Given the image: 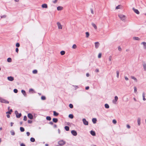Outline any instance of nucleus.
I'll use <instances>...</instances> for the list:
<instances>
[{"label":"nucleus","mask_w":146,"mask_h":146,"mask_svg":"<svg viewBox=\"0 0 146 146\" xmlns=\"http://www.w3.org/2000/svg\"><path fill=\"white\" fill-rule=\"evenodd\" d=\"M120 19L123 21H125V16L122 14H119L118 15Z\"/></svg>","instance_id":"obj_1"},{"label":"nucleus","mask_w":146,"mask_h":146,"mask_svg":"<svg viewBox=\"0 0 146 146\" xmlns=\"http://www.w3.org/2000/svg\"><path fill=\"white\" fill-rule=\"evenodd\" d=\"M0 102L3 103H5V104H9V102L8 101L6 100L5 99H3L0 97Z\"/></svg>","instance_id":"obj_2"},{"label":"nucleus","mask_w":146,"mask_h":146,"mask_svg":"<svg viewBox=\"0 0 146 146\" xmlns=\"http://www.w3.org/2000/svg\"><path fill=\"white\" fill-rule=\"evenodd\" d=\"M15 113L16 115V116L18 118L20 117L21 115V113H20L19 114L18 111L17 110H16L15 111Z\"/></svg>","instance_id":"obj_3"},{"label":"nucleus","mask_w":146,"mask_h":146,"mask_svg":"<svg viewBox=\"0 0 146 146\" xmlns=\"http://www.w3.org/2000/svg\"><path fill=\"white\" fill-rule=\"evenodd\" d=\"M82 121H83L84 124L85 125H88V122L86 121L85 119L84 118L82 119Z\"/></svg>","instance_id":"obj_4"},{"label":"nucleus","mask_w":146,"mask_h":146,"mask_svg":"<svg viewBox=\"0 0 146 146\" xmlns=\"http://www.w3.org/2000/svg\"><path fill=\"white\" fill-rule=\"evenodd\" d=\"M66 142L63 140L60 141L58 142V144L60 145H63L65 144Z\"/></svg>","instance_id":"obj_5"},{"label":"nucleus","mask_w":146,"mask_h":146,"mask_svg":"<svg viewBox=\"0 0 146 146\" xmlns=\"http://www.w3.org/2000/svg\"><path fill=\"white\" fill-rule=\"evenodd\" d=\"M143 66L144 70L146 71V64L145 61L143 62Z\"/></svg>","instance_id":"obj_6"},{"label":"nucleus","mask_w":146,"mask_h":146,"mask_svg":"<svg viewBox=\"0 0 146 146\" xmlns=\"http://www.w3.org/2000/svg\"><path fill=\"white\" fill-rule=\"evenodd\" d=\"M71 133L72 135L74 136H76L77 135V133L76 131L74 130H72L71 131Z\"/></svg>","instance_id":"obj_7"},{"label":"nucleus","mask_w":146,"mask_h":146,"mask_svg":"<svg viewBox=\"0 0 146 146\" xmlns=\"http://www.w3.org/2000/svg\"><path fill=\"white\" fill-rule=\"evenodd\" d=\"M57 24L58 27V28L59 29H62V25H61L60 23L59 22H57Z\"/></svg>","instance_id":"obj_8"},{"label":"nucleus","mask_w":146,"mask_h":146,"mask_svg":"<svg viewBox=\"0 0 146 146\" xmlns=\"http://www.w3.org/2000/svg\"><path fill=\"white\" fill-rule=\"evenodd\" d=\"M95 47L96 48H98L100 45V43L98 42H96L95 43Z\"/></svg>","instance_id":"obj_9"},{"label":"nucleus","mask_w":146,"mask_h":146,"mask_svg":"<svg viewBox=\"0 0 146 146\" xmlns=\"http://www.w3.org/2000/svg\"><path fill=\"white\" fill-rule=\"evenodd\" d=\"M8 80L10 81H12L14 80V78L12 76H9L7 77Z\"/></svg>","instance_id":"obj_10"},{"label":"nucleus","mask_w":146,"mask_h":146,"mask_svg":"<svg viewBox=\"0 0 146 146\" xmlns=\"http://www.w3.org/2000/svg\"><path fill=\"white\" fill-rule=\"evenodd\" d=\"M28 117L30 119H33V115L32 114L29 113L28 114Z\"/></svg>","instance_id":"obj_11"},{"label":"nucleus","mask_w":146,"mask_h":146,"mask_svg":"<svg viewBox=\"0 0 146 146\" xmlns=\"http://www.w3.org/2000/svg\"><path fill=\"white\" fill-rule=\"evenodd\" d=\"M133 10L134 11V12L137 14H139V11L137 9H135L134 8H133Z\"/></svg>","instance_id":"obj_12"},{"label":"nucleus","mask_w":146,"mask_h":146,"mask_svg":"<svg viewBox=\"0 0 146 146\" xmlns=\"http://www.w3.org/2000/svg\"><path fill=\"white\" fill-rule=\"evenodd\" d=\"M141 44H143L144 48L145 49H146V42H141Z\"/></svg>","instance_id":"obj_13"},{"label":"nucleus","mask_w":146,"mask_h":146,"mask_svg":"<svg viewBox=\"0 0 146 146\" xmlns=\"http://www.w3.org/2000/svg\"><path fill=\"white\" fill-rule=\"evenodd\" d=\"M114 98L115 99L113 100V103H115V102H116L118 100V98L117 96H116Z\"/></svg>","instance_id":"obj_14"},{"label":"nucleus","mask_w":146,"mask_h":146,"mask_svg":"<svg viewBox=\"0 0 146 146\" xmlns=\"http://www.w3.org/2000/svg\"><path fill=\"white\" fill-rule=\"evenodd\" d=\"M90 134L93 136H95L96 135V133L94 131H91L90 132Z\"/></svg>","instance_id":"obj_15"},{"label":"nucleus","mask_w":146,"mask_h":146,"mask_svg":"<svg viewBox=\"0 0 146 146\" xmlns=\"http://www.w3.org/2000/svg\"><path fill=\"white\" fill-rule=\"evenodd\" d=\"M21 92L26 97L27 96V94L26 93L25 91L24 90H22Z\"/></svg>","instance_id":"obj_16"},{"label":"nucleus","mask_w":146,"mask_h":146,"mask_svg":"<svg viewBox=\"0 0 146 146\" xmlns=\"http://www.w3.org/2000/svg\"><path fill=\"white\" fill-rule=\"evenodd\" d=\"M137 123L138 125H140L141 124V119L139 117H138L137 118Z\"/></svg>","instance_id":"obj_17"},{"label":"nucleus","mask_w":146,"mask_h":146,"mask_svg":"<svg viewBox=\"0 0 146 146\" xmlns=\"http://www.w3.org/2000/svg\"><path fill=\"white\" fill-rule=\"evenodd\" d=\"M42 7L43 8H47L48 7L47 5L46 4H44L42 5Z\"/></svg>","instance_id":"obj_18"},{"label":"nucleus","mask_w":146,"mask_h":146,"mask_svg":"<svg viewBox=\"0 0 146 146\" xmlns=\"http://www.w3.org/2000/svg\"><path fill=\"white\" fill-rule=\"evenodd\" d=\"M142 96L143 98V101H145L146 100V99L145 98V92H143L142 94Z\"/></svg>","instance_id":"obj_19"},{"label":"nucleus","mask_w":146,"mask_h":146,"mask_svg":"<svg viewBox=\"0 0 146 146\" xmlns=\"http://www.w3.org/2000/svg\"><path fill=\"white\" fill-rule=\"evenodd\" d=\"M92 25L93 26V27L96 30L97 29V27L96 26V25L94 23H92Z\"/></svg>","instance_id":"obj_20"},{"label":"nucleus","mask_w":146,"mask_h":146,"mask_svg":"<svg viewBox=\"0 0 146 146\" xmlns=\"http://www.w3.org/2000/svg\"><path fill=\"white\" fill-rule=\"evenodd\" d=\"M59 114V113H58L56 112L55 111H53V115L55 116H57Z\"/></svg>","instance_id":"obj_21"},{"label":"nucleus","mask_w":146,"mask_h":146,"mask_svg":"<svg viewBox=\"0 0 146 146\" xmlns=\"http://www.w3.org/2000/svg\"><path fill=\"white\" fill-rule=\"evenodd\" d=\"M97 119L96 118H93L92 119V121L93 123H96V122Z\"/></svg>","instance_id":"obj_22"},{"label":"nucleus","mask_w":146,"mask_h":146,"mask_svg":"<svg viewBox=\"0 0 146 146\" xmlns=\"http://www.w3.org/2000/svg\"><path fill=\"white\" fill-rule=\"evenodd\" d=\"M54 123H57L58 121V119L56 118H53L52 119Z\"/></svg>","instance_id":"obj_23"},{"label":"nucleus","mask_w":146,"mask_h":146,"mask_svg":"<svg viewBox=\"0 0 146 146\" xmlns=\"http://www.w3.org/2000/svg\"><path fill=\"white\" fill-rule=\"evenodd\" d=\"M57 9L58 11H60L62 10L63 9V8L61 6H58L57 7Z\"/></svg>","instance_id":"obj_24"},{"label":"nucleus","mask_w":146,"mask_h":146,"mask_svg":"<svg viewBox=\"0 0 146 146\" xmlns=\"http://www.w3.org/2000/svg\"><path fill=\"white\" fill-rule=\"evenodd\" d=\"M131 78L132 79L134 80L136 82H137V78L133 76H131Z\"/></svg>","instance_id":"obj_25"},{"label":"nucleus","mask_w":146,"mask_h":146,"mask_svg":"<svg viewBox=\"0 0 146 146\" xmlns=\"http://www.w3.org/2000/svg\"><path fill=\"white\" fill-rule=\"evenodd\" d=\"M66 131H68L69 130V127L68 126H66L64 127Z\"/></svg>","instance_id":"obj_26"},{"label":"nucleus","mask_w":146,"mask_h":146,"mask_svg":"<svg viewBox=\"0 0 146 146\" xmlns=\"http://www.w3.org/2000/svg\"><path fill=\"white\" fill-rule=\"evenodd\" d=\"M111 58H112L111 56H110L109 58V60L110 62V64H111L112 63V62L111 61Z\"/></svg>","instance_id":"obj_27"},{"label":"nucleus","mask_w":146,"mask_h":146,"mask_svg":"<svg viewBox=\"0 0 146 146\" xmlns=\"http://www.w3.org/2000/svg\"><path fill=\"white\" fill-rule=\"evenodd\" d=\"M133 39L135 40H140V38L139 37H133Z\"/></svg>","instance_id":"obj_28"},{"label":"nucleus","mask_w":146,"mask_h":146,"mask_svg":"<svg viewBox=\"0 0 146 146\" xmlns=\"http://www.w3.org/2000/svg\"><path fill=\"white\" fill-rule=\"evenodd\" d=\"M10 133L12 135H15V132L13 130H11L10 131Z\"/></svg>","instance_id":"obj_29"},{"label":"nucleus","mask_w":146,"mask_h":146,"mask_svg":"<svg viewBox=\"0 0 146 146\" xmlns=\"http://www.w3.org/2000/svg\"><path fill=\"white\" fill-rule=\"evenodd\" d=\"M46 119L48 121H50L51 119V118L50 116H48L46 117Z\"/></svg>","instance_id":"obj_30"},{"label":"nucleus","mask_w":146,"mask_h":146,"mask_svg":"<svg viewBox=\"0 0 146 146\" xmlns=\"http://www.w3.org/2000/svg\"><path fill=\"white\" fill-rule=\"evenodd\" d=\"M69 117L71 119H73L74 117L73 115L72 114H70L69 115Z\"/></svg>","instance_id":"obj_31"},{"label":"nucleus","mask_w":146,"mask_h":146,"mask_svg":"<svg viewBox=\"0 0 146 146\" xmlns=\"http://www.w3.org/2000/svg\"><path fill=\"white\" fill-rule=\"evenodd\" d=\"M30 141L31 142H33L35 141V139L34 138L31 137L30 139Z\"/></svg>","instance_id":"obj_32"},{"label":"nucleus","mask_w":146,"mask_h":146,"mask_svg":"<svg viewBox=\"0 0 146 146\" xmlns=\"http://www.w3.org/2000/svg\"><path fill=\"white\" fill-rule=\"evenodd\" d=\"M20 130L21 132H23L25 131V129L23 127H20Z\"/></svg>","instance_id":"obj_33"},{"label":"nucleus","mask_w":146,"mask_h":146,"mask_svg":"<svg viewBox=\"0 0 146 146\" xmlns=\"http://www.w3.org/2000/svg\"><path fill=\"white\" fill-rule=\"evenodd\" d=\"M86 37L87 38H88L89 36V33L88 32H86Z\"/></svg>","instance_id":"obj_34"},{"label":"nucleus","mask_w":146,"mask_h":146,"mask_svg":"<svg viewBox=\"0 0 146 146\" xmlns=\"http://www.w3.org/2000/svg\"><path fill=\"white\" fill-rule=\"evenodd\" d=\"M60 53L62 55H63L65 54V52L64 51L62 50L60 52Z\"/></svg>","instance_id":"obj_35"},{"label":"nucleus","mask_w":146,"mask_h":146,"mask_svg":"<svg viewBox=\"0 0 146 146\" xmlns=\"http://www.w3.org/2000/svg\"><path fill=\"white\" fill-rule=\"evenodd\" d=\"M7 61L8 62H11L12 61L11 58H9L7 59Z\"/></svg>","instance_id":"obj_36"},{"label":"nucleus","mask_w":146,"mask_h":146,"mask_svg":"<svg viewBox=\"0 0 146 146\" xmlns=\"http://www.w3.org/2000/svg\"><path fill=\"white\" fill-rule=\"evenodd\" d=\"M12 110L11 109L10 110L8 111L6 113H9V114H11V112L12 111Z\"/></svg>","instance_id":"obj_37"},{"label":"nucleus","mask_w":146,"mask_h":146,"mask_svg":"<svg viewBox=\"0 0 146 146\" xmlns=\"http://www.w3.org/2000/svg\"><path fill=\"white\" fill-rule=\"evenodd\" d=\"M105 106L106 108H109V106L108 104H105Z\"/></svg>","instance_id":"obj_38"},{"label":"nucleus","mask_w":146,"mask_h":146,"mask_svg":"<svg viewBox=\"0 0 146 146\" xmlns=\"http://www.w3.org/2000/svg\"><path fill=\"white\" fill-rule=\"evenodd\" d=\"M37 72V71L36 70H33V74H36Z\"/></svg>","instance_id":"obj_39"},{"label":"nucleus","mask_w":146,"mask_h":146,"mask_svg":"<svg viewBox=\"0 0 146 146\" xmlns=\"http://www.w3.org/2000/svg\"><path fill=\"white\" fill-rule=\"evenodd\" d=\"M46 98L44 96H42L41 97V99L42 100H46Z\"/></svg>","instance_id":"obj_40"},{"label":"nucleus","mask_w":146,"mask_h":146,"mask_svg":"<svg viewBox=\"0 0 146 146\" xmlns=\"http://www.w3.org/2000/svg\"><path fill=\"white\" fill-rule=\"evenodd\" d=\"M116 73H117V78H118L119 76V72L118 71H116Z\"/></svg>","instance_id":"obj_41"},{"label":"nucleus","mask_w":146,"mask_h":146,"mask_svg":"<svg viewBox=\"0 0 146 146\" xmlns=\"http://www.w3.org/2000/svg\"><path fill=\"white\" fill-rule=\"evenodd\" d=\"M134 92L135 93H136L137 92V89L136 86H134Z\"/></svg>","instance_id":"obj_42"},{"label":"nucleus","mask_w":146,"mask_h":146,"mask_svg":"<svg viewBox=\"0 0 146 146\" xmlns=\"http://www.w3.org/2000/svg\"><path fill=\"white\" fill-rule=\"evenodd\" d=\"M69 107L71 108H72L73 107V106L72 104H70L69 105Z\"/></svg>","instance_id":"obj_43"},{"label":"nucleus","mask_w":146,"mask_h":146,"mask_svg":"<svg viewBox=\"0 0 146 146\" xmlns=\"http://www.w3.org/2000/svg\"><path fill=\"white\" fill-rule=\"evenodd\" d=\"M76 47H76V46L75 44H73V45L72 46V48L73 49H75V48H76Z\"/></svg>","instance_id":"obj_44"},{"label":"nucleus","mask_w":146,"mask_h":146,"mask_svg":"<svg viewBox=\"0 0 146 146\" xmlns=\"http://www.w3.org/2000/svg\"><path fill=\"white\" fill-rule=\"evenodd\" d=\"M121 5H118V6L116 7L115 9H117L120 8Z\"/></svg>","instance_id":"obj_45"},{"label":"nucleus","mask_w":146,"mask_h":146,"mask_svg":"<svg viewBox=\"0 0 146 146\" xmlns=\"http://www.w3.org/2000/svg\"><path fill=\"white\" fill-rule=\"evenodd\" d=\"M112 122L114 124H116V123H117V121H116L115 119H113L112 120Z\"/></svg>","instance_id":"obj_46"},{"label":"nucleus","mask_w":146,"mask_h":146,"mask_svg":"<svg viewBox=\"0 0 146 146\" xmlns=\"http://www.w3.org/2000/svg\"><path fill=\"white\" fill-rule=\"evenodd\" d=\"M13 91L14 93H17L18 92V90L17 89H15L13 90Z\"/></svg>","instance_id":"obj_47"},{"label":"nucleus","mask_w":146,"mask_h":146,"mask_svg":"<svg viewBox=\"0 0 146 146\" xmlns=\"http://www.w3.org/2000/svg\"><path fill=\"white\" fill-rule=\"evenodd\" d=\"M16 46L17 47H19L20 46V44L19 43H17L16 44Z\"/></svg>","instance_id":"obj_48"},{"label":"nucleus","mask_w":146,"mask_h":146,"mask_svg":"<svg viewBox=\"0 0 146 146\" xmlns=\"http://www.w3.org/2000/svg\"><path fill=\"white\" fill-rule=\"evenodd\" d=\"M90 10H91V13L92 14H94V11L93 9H90Z\"/></svg>","instance_id":"obj_49"},{"label":"nucleus","mask_w":146,"mask_h":146,"mask_svg":"<svg viewBox=\"0 0 146 146\" xmlns=\"http://www.w3.org/2000/svg\"><path fill=\"white\" fill-rule=\"evenodd\" d=\"M101 56H102V54L101 53H100L98 55V58H101Z\"/></svg>","instance_id":"obj_50"},{"label":"nucleus","mask_w":146,"mask_h":146,"mask_svg":"<svg viewBox=\"0 0 146 146\" xmlns=\"http://www.w3.org/2000/svg\"><path fill=\"white\" fill-rule=\"evenodd\" d=\"M27 119V117L26 116H25L24 117L23 120L25 121H26Z\"/></svg>","instance_id":"obj_51"},{"label":"nucleus","mask_w":146,"mask_h":146,"mask_svg":"<svg viewBox=\"0 0 146 146\" xmlns=\"http://www.w3.org/2000/svg\"><path fill=\"white\" fill-rule=\"evenodd\" d=\"M28 122L29 123H31L32 122V120H29L28 121Z\"/></svg>","instance_id":"obj_52"},{"label":"nucleus","mask_w":146,"mask_h":146,"mask_svg":"<svg viewBox=\"0 0 146 146\" xmlns=\"http://www.w3.org/2000/svg\"><path fill=\"white\" fill-rule=\"evenodd\" d=\"M118 50L119 51H121L122 49L120 46H119L118 47Z\"/></svg>","instance_id":"obj_53"},{"label":"nucleus","mask_w":146,"mask_h":146,"mask_svg":"<svg viewBox=\"0 0 146 146\" xmlns=\"http://www.w3.org/2000/svg\"><path fill=\"white\" fill-rule=\"evenodd\" d=\"M127 127L129 129L130 128V126L129 125L127 124Z\"/></svg>","instance_id":"obj_54"},{"label":"nucleus","mask_w":146,"mask_h":146,"mask_svg":"<svg viewBox=\"0 0 146 146\" xmlns=\"http://www.w3.org/2000/svg\"><path fill=\"white\" fill-rule=\"evenodd\" d=\"M57 1L58 0H55L54 1H53V3H55L57 2Z\"/></svg>","instance_id":"obj_55"},{"label":"nucleus","mask_w":146,"mask_h":146,"mask_svg":"<svg viewBox=\"0 0 146 146\" xmlns=\"http://www.w3.org/2000/svg\"><path fill=\"white\" fill-rule=\"evenodd\" d=\"M26 133L27 136H29L30 135V133L29 132H27Z\"/></svg>","instance_id":"obj_56"},{"label":"nucleus","mask_w":146,"mask_h":146,"mask_svg":"<svg viewBox=\"0 0 146 146\" xmlns=\"http://www.w3.org/2000/svg\"><path fill=\"white\" fill-rule=\"evenodd\" d=\"M16 52H17V53H18V51H19V49L18 48H16Z\"/></svg>","instance_id":"obj_57"},{"label":"nucleus","mask_w":146,"mask_h":146,"mask_svg":"<svg viewBox=\"0 0 146 146\" xmlns=\"http://www.w3.org/2000/svg\"><path fill=\"white\" fill-rule=\"evenodd\" d=\"M49 124H50L51 125H53V123L52 121H50V122H49Z\"/></svg>","instance_id":"obj_58"},{"label":"nucleus","mask_w":146,"mask_h":146,"mask_svg":"<svg viewBox=\"0 0 146 146\" xmlns=\"http://www.w3.org/2000/svg\"><path fill=\"white\" fill-rule=\"evenodd\" d=\"M95 71L96 72H99L98 69H96V70H95Z\"/></svg>","instance_id":"obj_59"},{"label":"nucleus","mask_w":146,"mask_h":146,"mask_svg":"<svg viewBox=\"0 0 146 146\" xmlns=\"http://www.w3.org/2000/svg\"><path fill=\"white\" fill-rule=\"evenodd\" d=\"M6 17V16L4 15H3V16H1V18H5Z\"/></svg>","instance_id":"obj_60"},{"label":"nucleus","mask_w":146,"mask_h":146,"mask_svg":"<svg viewBox=\"0 0 146 146\" xmlns=\"http://www.w3.org/2000/svg\"><path fill=\"white\" fill-rule=\"evenodd\" d=\"M20 146H25V145L23 143L21 144Z\"/></svg>","instance_id":"obj_61"},{"label":"nucleus","mask_w":146,"mask_h":146,"mask_svg":"<svg viewBox=\"0 0 146 146\" xmlns=\"http://www.w3.org/2000/svg\"><path fill=\"white\" fill-rule=\"evenodd\" d=\"M53 127L54 128H56L57 127V126L56 124H54Z\"/></svg>","instance_id":"obj_62"},{"label":"nucleus","mask_w":146,"mask_h":146,"mask_svg":"<svg viewBox=\"0 0 146 146\" xmlns=\"http://www.w3.org/2000/svg\"><path fill=\"white\" fill-rule=\"evenodd\" d=\"M33 91V90L32 88H31L29 90V92H31V91Z\"/></svg>","instance_id":"obj_63"},{"label":"nucleus","mask_w":146,"mask_h":146,"mask_svg":"<svg viewBox=\"0 0 146 146\" xmlns=\"http://www.w3.org/2000/svg\"><path fill=\"white\" fill-rule=\"evenodd\" d=\"M125 79L126 80H128L129 79L128 78H127V77L125 76Z\"/></svg>","instance_id":"obj_64"}]
</instances>
